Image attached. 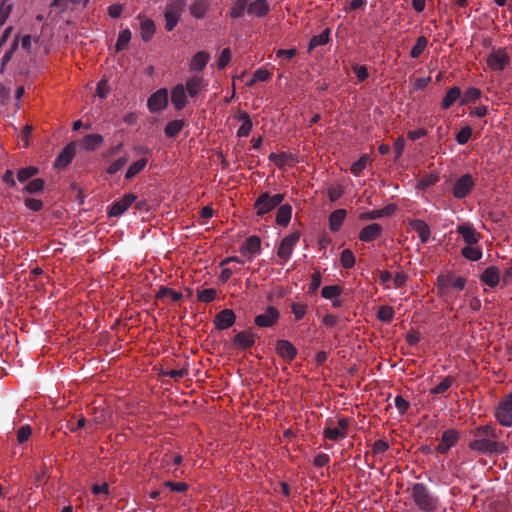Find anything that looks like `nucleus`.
<instances>
[{
	"instance_id": "obj_35",
	"label": "nucleus",
	"mask_w": 512,
	"mask_h": 512,
	"mask_svg": "<svg viewBox=\"0 0 512 512\" xmlns=\"http://www.w3.org/2000/svg\"><path fill=\"white\" fill-rule=\"evenodd\" d=\"M395 311L390 305H381L377 311V319L383 323H391L394 319Z\"/></svg>"
},
{
	"instance_id": "obj_10",
	"label": "nucleus",
	"mask_w": 512,
	"mask_h": 512,
	"mask_svg": "<svg viewBox=\"0 0 512 512\" xmlns=\"http://www.w3.org/2000/svg\"><path fill=\"white\" fill-rule=\"evenodd\" d=\"M168 105V91L166 88L156 90L148 98L147 107L151 113H158L163 111Z\"/></svg>"
},
{
	"instance_id": "obj_45",
	"label": "nucleus",
	"mask_w": 512,
	"mask_h": 512,
	"mask_svg": "<svg viewBox=\"0 0 512 512\" xmlns=\"http://www.w3.org/2000/svg\"><path fill=\"white\" fill-rule=\"evenodd\" d=\"M38 173H39V169L37 167H34V166L25 167V168L20 169L17 172V180L19 182L23 183V182L27 181L28 179H31Z\"/></svg>"
},
{
	"instance_id": "obj_33",
	"label": "nucleus",
	"mask_w": 512,
	"mask_h": 512,
	"mask_svg": "<svg viewBox=\"0 0 512 512\" xmlns=\"http://www.w3.org/2000/svg\"><path fill=\"white\" fill-rule=\"evenodd\" d=\"M455 382H456L455 377L446 376L442 379V381L437 386H435L434 388H432L430 390V393L432 395H444L448 391V389L453 385V383H455Z\"/></svg>"
},
{
	"instance_id": "obj_7",
	"label": "nucleus",
	"mask_w": 512,
	"mask_h": 512,
	"mask_svg": "<svg viewBox=\"0 0 512 512\" xmlns=\"http://www.w3.org/2000/svg\"><path fill=\"white\" fill-rule=\"evenodd\" d=\"M280 318L279 310L272 305L267 306L265 311L254 317V324L259 328H272Z\"/></svg>"
},
{
	"instance_id": "obj_50",
	"label": "nucleus",
	"mask_w": 512,
	"mask_h": 512,
	"mask_svg": "<svg viewBox=\"0 0 512 512\" xmlns=\"http://www.w3.org/2000/svg\"><path fill=\"white\" fill-rule=\"evenodd\" d=\"M13 3L6 0H1L0 4V27L3 26L11 14Z\"/></svg>"
},
{
	"instance_id": "obj_60",
	"label": "nucleus",
	"mask_w": 512,
	"mask_h": 512,
	"mask_svg": "<svg viewBox=\"0 0 512 512\" xmlns=\"http://www.w3.org/2000/svg\"><path fill=\"white\" fill-rule=\"evenodd\" d=\"M354 74H356L358 81L364 82L369 77L368 69L365 65H354L352 67Z\"/></svg>"
},
{
	"instance_id": "obj_30",
	"label": "nucleus",
	"mask_w": 512,
	"mask_h": 512,
	"mask_svg": "<svg viewBox=\"0 0 512 512\" xmlns=\"http://www.w3.org/2000/svg\"><path fill=\"white\" fill-rule=\"evenodd\" d=\"M204 80L201 77L188 78L184 86L185 92L192 98L196 97L203 87Z\"/></svg>"
},
{
	"instance_id": "obj_27",
	"label": "nucleus",
	"mask_w": 512,
	"mask_h": 512,
	"mask_svg": "<svg viewBox=\"0 0 512 512\" xmlns=\"http://www.w3.org/2000/svg\"><path fill=\"white\" fill-rule=\"evenodd\" d=\"M261 250V238L258 236H248L243 245L241 246L240 252L242 254H257Z\"/></svg>"
},
{
	"instance_id": "obj_39",
	"label": "nucleus",
	"mask_w": 512,
	"mask_h": 512,
	"mask_svg": "<svg viewBox=\"0 0 512 512\" xmlns=\"http://www.w3.org/2000/svg\"><path fill=\"white\" fill-rule=\"evenodd\" d=\"M155 32V25L151 19H145L141 22V37L144 42H148Z\"/></svg>"
},
{
	"instance_id": "obj_20",
	"label": "nucleus",
	"mask_w": 512,
	"mask_h": 512,
	"mask_svg": "<svg viewBox=\"0 0 512 512\" xmlns=\"http://www.w3.org/2000/svg\"><path fill=\"white\" fill-rule=\"evenodd\" d=\"M457 232L462 236L467 245H474L480 239V234L469 223L459 225Z\"/></svg>"
},
{
	"instance_id": "obj_36",
	"label": "nucleus",
	"mask_w": 512,
	"mask_h": 512,
	"mask_svg": "<svg viewBox=\"0 0 512 512\" xmlns=\"http://www.w3.org/2000/svg\"><path fill=\"white\" fill-rule=\"evenodd\" d=\"M184 120L176 119L170 121L165 127V135L168 138H175L184 127Z\"/></svg>"
},
{
	"instance_id": "obj_29",
	"label": "nucleus",
	"mask_w": 512,
	"mask_h": 512,
	"mask_svg": "<svg viewBox=\"0 0 512 512\" xmlns=\"http://www.w3.org/2000/svg\"><path fill=\"white\" fill-rule=\"evenodd\" d=\"M209 8V0H192L189 6L190 15L200 19L204 18Z\"/></svg>"
},
{
	"instance_id": "obj_62",
	"label": "nucleus",
	"mask_w": 512,
	"mask_h": 512,
	"mask_svg": "<svg viewBox=\"0 0 512 512\" xmlns=\"http://www.w3.org/2000/svg\"><path fill=\"white\" fill-rule=\"evenodd\" d=\"M24 205L26 208L33 211H40L43 208V201L34 198H27L24 201Z\"/></svg>"
},
{
	"instance_id": "obj_57",
	"label": "nucleus",
	"mask_w": 512,
	"mask_h": 512,
	"mask_svg": "<svg viewBox=\"0 0 512 512\" xmlns=\"http://www.w3.org/2000/svg\"><path fill=\"white\" fill-rule=\"evenodd\" d=\"M31 437V426L24 424L17 430V442L19 444L25 443Z\"/></svg>"
},
{
	"instance_id": "obj_22",
	"label": "nucleus",
	"mask_w": 512,
	"mask_h": 512,
	"mask_svg": "<svg viewBox=\"0 0 512 512\" xmlns=\"http://www.w3.org/2000/svg\"><path fill=\"white\" fill-rule=\"evenodd\" d=\"M383 228L378 223H373L370 225L365 226L360 234L359 239L364 242H371L377 238H379L382 234Z\"/></svg>"
},
{
	"instance_id": "obj_18",
	"label": "nucleus",
	"mask_w": 512,
	"mask_h": 512,
	"mask_svg": "<svg viewBox=\"0 0 512 512\" xmlns=\"http://www.w3.org/2000/svg\"><path fill=\"white\" fill-rule=\"evenodd\" d=\"M409 227L420 238L422 243H427L431 236L429 225L422 219H412L409 221Z\"/></svg>"
},
{
	"instance_id": "obj_42",
	"label": "nucleus",
	"mask_w": 512,
	"mask_h": 512,
	"mask_svg": "<svg viewBox=\"0 0 512 512\" xmlns=\"http://www.w3.org/2000/svg\"><path fill=\"white\" fill-rule=\"evenodd\" d=\"M462 255L470 261H478L482 257V250L473 245H467L462 249Z\"/></svg>"
},
{
	"instance_id": "obj_6",
	"label": "nucleus",
	"mask_w": 512,
	"mask_h": 512,
	"mask_svg": "<svg viewBox=\"0 0 512 512\" xmlns=\"http://www.w3.org/2000/svg\"><path fill=\"white\" fill-rule=\"evenodd\" d=\"M475 186V181L472 175L463 174L460 176L454 185H452V196L456 199L466 198Z\"/></svg>"
},
{
	"instance_id": "obj_12",
	"label": "nucleus",
	"mask_w": 512,
	"mask_h": 512,
	"mask_svg": "<svg viewBox=\"0 0 512 512\" xmlns=\"http://www.w3.org/2000/svg\"><path fill=\"white\" fill-rule=\"evenodd\" d=\"M275 351L277 355L286 363L293 362L297 355L298 350L291 341L279 339L275 343Z\"/></svg>"
},
{
	"instance_id": "obj_64",
	"label": "nucleus",
	"mask_w": 512,
	"mask_h": 512,
	"mask_svg": "<svg viewBox=\"0 0 512 512\" xmlns=\"http://www.w3.org/2000/svg\"><path fill=\"white\" fill-rule=\"evenodd\" d=\"M164 486L166 488H169L172 491H176V492H184V491H187V489H188V486L185 483H180V482L166 481L164 483Z\"/></svg>"
},
{
	"instance_id": "obj_3",
	"label": "nucleus",
	"mask_w": 512,
	"mask_h": 512,
	"mask_svg": "<svg viewBox=\"0 0 512 512\" xmlns=\"http://www.w3.org/2000/svg\"><path fill=\"white\" fill-rule=\"evenodd\" d=\"M284 200L283 194L270 195L268 192H263L256 198L254 202V209H256V215L263 216L268 212L272 211Z\"/></svg>"
},
{
	"instance_id": "obj_26",
	"label": "nucleus",
	"mask_w": 512,
	"mask_h": 512,
	"mask_svg": "<svg viewBox=\"0 0 512 512\" xmlns=\"http://www.w3.org/2000/svg\"><path fill=\"white\" fill-rule=\"evenodd\" d=\"M210 56L206 51H199L192 56L189 63V70L192 72H201L204 70Z\"/></svg>"
},
{
	"instance_id": "obj_44",
	"label": "nucleus",
	"mask_w": 512,
	"mask_h": 512,
	"mask_svg": "<svg viewBox=\"0 0 512 512\" xmlns=\"http://www.w3.org/2000/svg\"><path fill=\"white\" fill-rule=\"evenodd\" d=\"M45 181L42 178H35L30 180L24 187V191L30 194H36L44 189Z\"/></svg>"
},
{
	"instance_id": "obj_8",
	"label": "nucleus",
	"mask_w": 512,
	"mask_h": 512,
	"mask_svg": "<svg viewBox=\"0 0 512 512\" xmlns=\"http://www.w3.org/2000/svg\"><path fill=\"white\" fill-rule=\"evenodd\" d=\"M300 239V232H294L285 238H283L277 249V256L283 261H287L291 258V254Z\"/></svg>"
},
{
	"instance_id": "obj_31",
	"label": "nucleus",
	"mask_w": 512,
	"mask_h": 512,
	"mask_svg": "<svg viewBox=\"0 0 512 512\" xmlns=\"http://www.w3.org/2000/svg\"><path fill=\"white\" fill-rule=\"evenodd\" d=\"M330 33V28H326L319 35L313 36L309 41L308 51H311L315 47L327 45L330 41Z\"/></svg>"
},
{
	"instance_id": "obj_48",
	"label": "nucleus",
	"mask_w": 512,
	"mask_h": 512,
	"mask_svg": "<svg viewBox=\"0 0 512 512\" xmlns=\"http://www.w3.org/2000/svg\"><path fill=\"white\" fill-rule=\"evenodd\" d=\"M341 293L342 289L338 285H329L322 289V297L324 299H336L341 295Z\"/></svg>"
},
{
	"instance_id": "obj_51",
	"label": "nucleus",
	"mask_w": 512,
	"mask_h": 512,
	"mask_svg": "<svg viewBox=\"0 0 512 512\" xmlns=\"http://www.w3.org/2000/svg\"><path fill=\"white\" fill-rule=\"evenodd\" d=\"M290 308H292V313L294 314L295 319L299 321L305 317L308 306L302 302H294L290 305Z\"/></svg>"
},
{
	"instance_id": "obj_24",
	"label": "nucleus",
	"mask_w": 512,
	"mask_h": 512,
	"mask_svg": "<svg viewBox=\"0 0 512 512\" xmlns=\"http://www.w3.org/2000/svg\"><path fill=\"white\" fill-rule=\"evenodd\" d=\"M461 98V89L458 86H452L446 91V94L441 101V108L443 110H447L452 105H454L457 102V100H461Z\"/></svg>"
},
{
	"instance_id": "obj_25",
	"label": "nucleus",
	"mask_w": 512,
	"mask_h": 512,
	"mask_svg": "<svg viewBox=\"0 0 512 512\" xmlns=\"http://www.w3.org/2000/svg\"><path fill=\"white\" fill-rule=\"evenodd\" d=\"M293 213V207L291 204H280L276 212L275 221L277 225L286 227L291 222V214Z\"/></svg>"
},
{
	"instance_id": "obj_41",
	"label": "nucleus",
	"mask_w": 512,
	"mask_h": 512,
	"mask_svg": "<svg viewBox=\"0 0 512 512\" xmlns=\"http://www.w3.org/2000/svg\"><path fill=\"white\" fill-rule=\"evenodd\" d=\"M427 44L428 40L425 36H420L419 38H417L414 46H412L410 50V56L412 58H418L419 56H421L424 50L426 49Z\"/></svg>"
},
{
	"instance_id": "obj_61",
	"label": "nucleus",
	"mask_w": 512,
	"mask_h": 512,
	"mask_svg": "<svg viewBox=\"0 0 512 512\" xmlns=\"http://www.w3.org/2000/svg\"><path fill=\"white\" fill-rule=\"evenodd\" d=\"M395 406H396L397 410L399 411V413L401 415H404L407 412V410L410 406V403L408 400H406L402 396H397V397H395Z\"/></svg>"
},
{
	"instance_id": "obj_17",
	"label": "nucleus",
	"mask_w": 512,
	"mask_h": 512,
	"mask_svg": "<svg viewBox=\"0 0 512 512\" xmlns=\"http://www.w3.org/2000/svg\"><path fill=\"white\" fill-rule=\"evenodd\" d=\"M500 279V270L497 266H488L479 276V280L490 288H495L499 284Z\"/></svg>"
},
{
	"instance_id": "obj_55",
	"label": "nucleus",
	"mask_w": 512,
	"mask_h": 512,
	"mask_svg": "<svg viewBox=\"0 0 512 512\" xmlns=\"http://www.w3.org/2000/svg\"><path fill=\"white\" fill-rule=\"evenodd\" d=\"M437 283L440 294H445L448 288L451 287V275H439L437 277Z\"/></svg>"
},
{
	"instance_id": "obj_46",
	"label": "nucleus",
	"mask_w": 512,
	"mask_h": 512,
	"mask_svg": "<svg viewBox=\"0 0 512 512\" xmlns=\"http://www.w3.org/2000/svg\"><path fill=\"white\" fill-rule=\"evenodd\" d=\"M324 436L329 439V440H332V441H338L340 439H343L346 437V434L344 433V431H342L341 429H339L337 426L333 427V426H327L325 429H324Z\"/></svg>"
},
{
	"instance_id": "obj_47",
	"label": "nucleus",
	"mask_w": 512,
	"mask_h": 512,
	"mask_svg": "<svg viewBox=\"0 0 512 512\" xmlns=\"http://www.w3.org/2000/svg\"><path fill=\"white\" fill-rule=\"evenodd\" d=\"M340 262L344 269H351V267H355V256L350 249H344L341 252Z\"/></svg>"
},
{
	"instance_id": "obj_1",
	"label": "nucleus",
	"mask_w": 512,
	"mask_h": 512,
	"mask_svg": "<svg viewBox=\"0 0 512 512\" xmlns=\"http://www.w3.org/2000/svg\"><path fill=\"white\" fill-rule=\"evenodd\" d=\"M502 431H497L492 424H484V426H476L469 431L473 439L468 443L471 451L480 455H502L508 451V447L498 441V437Z\"/></svg>"
},
{
	"instance_id": "obj_34",
	"label": "nucleus",
	"mask_w": 512,
	"mask_h": 512,
	"mask_svg": "<svg viewBox=\"0 0 512 512\" xmlns=\"http://www.w3.org/2000/svg\"><path fill=\"white\" fill-rule=\"evenodd\" d=\"M239 119L242 121V124L237 131V136L240 138L248 137L252 129V121L250 119V116L248 115L247 112H242L239 115Z\"/></svg>"
},
{
	"instance_id": "obj_53",
	"label": "nucleus",
	"mask_w": 512,
	"mask_h": 512,
	"mask_svg": "<svg viewBox=\"0 0 512 512\" xmlns=\"http://www.w3.org/2000/svg\"><path fill=\"white\" fill-rule=\"evenodd\" d=\"M127 163V158L125 156H122L118 159H116L114 162H112L106 172L109 174V175H115V173H117L119 170H121L125 164Z\"/></svg>"
},
{
	"instance_id": "obj_40",
	"label": "nucleus",
	"mask_w": 512,
	"mask_h": 512,
	"mask_svg": "<svg viewBox=\"0 0 512 512\" xmlns=\"http://www.w3.org/2000/svg\"><path fill=\"white\" fill-rule=\"evenodd\" d=\"M248 0H236L230 9L229 15L232 18H240L247 12Z\"/></svg>"
},
{
	"instance_id": "obj_37",
	"label": "nucleus",
	"mask_w": 512,
	"mask_h": 512,
	"mask_svg": "<svg viewBox=\"0 0 512 512\" xmlns=\"http://www.w3.org/2000/svg\"><path fill=\"white\" fill-rule=\"evenodd\" d=\"M481 97V91L479 88L476 87H469L464 94L462 95V98L460 100V105L465 106L469 103H473L476 100H478Z\"/></svg>"
},
{
	"instance_id": "obj_56",
	"label": "nucleus",
	"mask_w": 512,
	"mask_h": 512,
	"mask_svg": "<svg viewBox=\"0 0 512 512\" xmlns=\"http://www.w3.org/2000/svg\"><path fill=\"white\" fill-rule=\"evenodd\" d=\"M231 57H232V54H231L230 48L222 49V51L219 55L218 61H217L218 69H223L224 67H226L229 64V62L231 61Z\"/></svg>"
},
{
	"instance_id": "obj_2",
	"label": "nucleus",
	"mask_w": 512,
	"mask_h": 512,
	"mask_svg": "<svg viewBox=\"0 0 512 512\" xmlns=\"http://www.w3.org/2000/svg\"><path fill=\"white\" fill-rule=\"evenodd\" d=\"M411 498L420 512H433L439 506V500L423 483H414L411 488Z\"/></svg>"
},
{
	"instance_id": "obj_43",
	"label": "nucleus",
	"mask_w": 512,
	"mask_h": 512,
	"mask_svg": "<svg viewBox=\"0 0 512 512\" xmlns=\"http://www.w3.org/2000/svg\"><path fill=\"white\" fill-rule=\"evenodd\" d=\"M171 297V300L177 302L182 299V294L180 292H176L168 287H160L158 292L156 293L157 299H164L165 297Z\"/></svg>"
},
{
	"instance_id": "obj_21",
	"label": "nucleus",
	"mask_w": 512,
	"mask_h": 512,
	"mask_svg": "<svg viewBox=\"0 0 512 512\" xmlns=\"http://www.w3.org/2000/svg\"><path fill=\"white\" fill-rule=\"evenodd\" d=\"M171 101L175 110L181 111L187 102L186 92L183 84H177L171 91Z\"/></svg>"
},
{
	"instance_id": "obj_63",
	"label": "nucleus",
	"mask_w": 512,
	"mask_h": 512,
	"mask_svg": "<svg viewBox=\"0 0 512 512\" xmlns=\"http://www.w3.org/2000/svg\"><path fill=\"white\" fill-rule=\"evenodd\" d=\"M343 192H344V190L341 186H339V185L331 186L328 189V197H329L330 201L335 202L341 198V196L343 195Z\"/></svg>"
},
{
	"instance_id": "obj_11",
	"label": "nucleus",
	"mask_w": 512,
	"mask_h": 512,
	"mask_svg": "<svg viewBox=\"0 0 512 512\" xmlns=\"http://www.w3.org/2000/svg\"><path fill=\"white\" fill-rule=\"evenodd\" d=\"M510 58L504 48H494L487 58V64L493 71H503Z\"/></svg>"
},
{
	"instance_id": "obj_9",
	"label": "nucleus",
	"mask_w": 512,
	"mask_h": 512,
	"mask_svg": "<svg viewBox=\"0 0 512 512\" xmlns=\"http://www.w3.org/2000/svg\"><path fill=\"white\" fill-rule=\"evenodd\" d=\"M460 439V432L455 428L446 429L442 432L440 442L436 447L439 454H446L450 448L455 446Z\"/></svg>"
},
{
	"instance_id": "obj_49",
	"label": "nucleus",
	"mask_w": 512,
	"mask_h": 512,
	"mask_svg": "<svg viewBox=\"0 0 512 512\" xmlns=\"http://www.w3.org/2000/svg\"><path fill=\"white\" fill-rule=\"evenodd\" d=\"M368 155H363L357 162H354L350 167V172L356 176H360L361 172L364 171L368 163Z\"/></svg>"
},
{
	"instance_id": "obj_5",
	"label": "nucleus",
	"mask_w": 512,
	"mask_h": 512,
	"mask_svg": "<svg viewBox=\"0 0 512 512\" xmlns=\"http://www.w3.org/2000/svg\"><path fill=\"white\" fill-rule=\"evenodd\" d=\"M495 417L503 427H512V392L499 402Z\"/></svg>"
},
{
	"instance_id": "obj_38",
	"label": "nucleus",
	"mask_w": 512,
	"mask_h": 512,
	"mask_svg": "<svg viewBox=\"0 0 512 512\" xmlns=\"http://www.w3.org/2000/svg\"><path fill=\"white\" fill-rule=\"evenodd\" d=\"M132 38V33L130 29H124L122 30L117 38L115 49L116 51H122L123 49H127V46L129 45Z\"/></svg>"
},
{
	"instance_id": "obj_19",
	"label": "nucleus",
	"mask_w": 512,
	"mask_h": 512,
	"mask_svg": "<svg viewBox=\"0 0 512 512\" xmlns=\"http://www.w3.org/2000/svg\"><path fill=\"white\" fill-rule=\"evenodd\" d=\"M270 13V5L267 0H254L248 4L247 14L254 17H265Z\"/></svg>"
},
{
	"instance_id": "obj_14",
	"label": "nucleus",
	"mask_w": 512,
	"mask_h": 512,
	"mask_svg": "<svg viewBox=\"0 0 512 512\" xmlns=\"http://www.w3.org/2000/svg\"><path fill=\"white\" fill-rule=\"evenodd\" d=\"M137 196L133 193L126 194L121 199L113 202L112 205L108 207V215L110 217H118L126 212L129 207L136 202Z\"/></svg>"
},
{
	"instance_id": "obj_23",
	"label": "nucleus",
	"mask_w": 512,
	"mask_h": 512,
	"mask_svg": "<svg viewBox=\"0 0 512 512\" xmlns=\"http://www.w3.org/2000/svg\"><path fill=\"white\" fill-rule=\"evenodd\" d=\"M104 138L100 134H88L82 138L79 145L86 151H94L98 147L102 146Z\"/></svg>"
},
{
	"instance_id": "obj_13",
	"label": "nucleus",
	"mask_w": 512,
	"mask_h": 512,
	"mask_svg": "<svg viewBox=\"0 0 512 512\" xmlns=\"http://www.w3.org/2000/svg\"><path fill=\"white\" fill-rule=\"evenodd\" d=\"M236 318V314L232 309H222L215 315L213 324L217 330L224 331L235 324Z\"/></svg>"
},
{
	"instance_id": "obj_32",
	"label": "nucleus",
	"mask_w": 512,
	"mask_h": 512,
	"mask_svg": "<svg viewBox=\"0 0 512 512\" xmlns=\"http://www.w3.org/2000/svg\"><path fill=\"white\" fill-rule=\"evenodd\" d=\"M148 163L147 158H141L134 162L129 169L126 170V174H124V178L126 180L133 179L138 173L142 172Z\"/></svg>"
},
{
	"instance_id": "obj_16",
	"label": "nucleus",
	"mask_w": 512,
	"mask_h": 512,
	"mask_svg": "<svg viewBox=\"0 0 512 512\" xmlns=\"http://www.w3.org/2000/svg\"><path fill=\"white\" fill-rule=\"evenodd\" d=\"M233 345L241 350H246L248 348H251L255 343V335L251 331V329L248 330H242L241 332H238L234 338H233Z\"/></svg>"
},
{
	"instance_id": "obj_54",
	"label": "nucleus",
	"mask_w": 512,
	"mask_h": 512,
	"mask_svg": "<svg viewBox=\"0 0 512 512\" xmlns=\"http://www.w3.org/2000/svg\"><path fill=\"white\" fill-rule=\"evenodd\" d=\"M217 292L213 288L203 289L198 293V301L209 303L216 298Z\"/></svg>"
},
{
	"instance_id": "obj_59",
	"label": "nucleus",
	"mask_w": 512,
	"mask_h": 512,
	"mask_svg": "<svg viewBox=\"0 0 512 512\" xmlns=\"http://www.w3.org/2000/svg\"><path fill=\"white\" fill-rule=\"evenodd\" d=\"M270 77L271 74L269 71L260 68L254 72L251 81H249V85H252L256 81H269Z\"/></svg>"
},
{
	"instance_id": "obj_15",
	"label": "nucleus",
	"mask_w": 512,
	"mask_h": 512,
	"mask_svg": "<svg viewBox=\"0 0 512 512\" xmlns=\"http://www.w3.org/2000/svg\"><path fill=\"white\" fill-rule=\"evenodd\" d=\"M77 147V142H70L57 156L54 166L56 168H66L73 160Z\"/></svg>"
},
{
	"instance_id": "obj_52",
	"label": "nucleus",
	"mask_w": 512,
	"mask_h": 512,
	"mask_svg": "<svg viewBox=\"0 0 512 512\" xmlns=\"http://www.w3.org/2000/svg\"><path fill=\"white\" fill-rule=\"evenodd\" d=\"M472 136V128L470 126L463 127L456 136L459 145H466Z\"/></svg>"
},
{
	"instance_id": "obj_4",
	"label": "nucleus",
	"mask_w": 512,
	"mask_h": 512,
	"mask_svg": "<svg viewBox=\"0 0 512 512\" xmlns=\"http://www.w3.org/2000/svg\"><path fill=\"white\" fill-rule=\"evenodd\" d=\"M186 0H171L166 5L165 10V28L167 31H172L178 24L182 13L185 11Z\"/></svg>"
},
{
	"instance_id": "obj_28",
	"label": "nucleus",
	"mask_w": 512,
	"mask_h": 512,
	"mask_svg": "<svg viewBox=\"0 0 512 512\" xmlns=\"http://www.w3.org/2000/svg\"><path fill=\"white\" fill-rule=\"evenodd\" d=\"M346 217V210L339 208L334 210L329 216V227L334 233L338 232Z\"/></svg>"
},
{
	"instance_id": "obj_58",
	"label": "nucleus",
	"mask_w": 512,
	"mask_h": 512,
	"mask_svg": "<svg viewBox=\"0 0 512 512\" xmlns=\"http://www.w3.org/2000/svg\"><path fill=\"white\" fill-rule=\"evenodd\" d=\"M388 449L389 444L385 440L379 439L372 445L371 453L373 456H378L384 454Z\"/></svg>"
}]
</instances>
